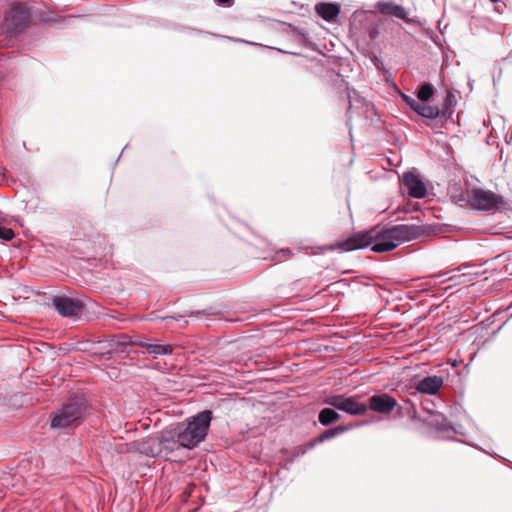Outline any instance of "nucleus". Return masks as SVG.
<instances>
[{"label": "nucleus", "instance_id": "nucleus-33", "mask_svg": "<svg viewBox=\"0 0 512 512\" xmlns=\"http://www.w3.org/2000/svg\"><path fill=\"white\" fill-rule=\"evenodd\" d=\"M467 269L462 270L460 273H467Z\"/></svg>", "mask_w": 512, "mask_h": 512}, {"label": "nucleus", "instance_id": "nucleus-7", "mask_svg": "<svg viewBox=\"0 0 512 512\" xmlns=\"http://www.w3.org/2000/svg\"><path fill=\"white\" fill-rule=\"evenodd\" d=\"M378 16L375 13H369L366 15V21L371 25L368 28V49L369 56L377 70L381 71L383 69V61L381 59V47L380 41H377L379 38V27L381 25L380 20H377Z\"/></svg>", "mask_w": 512, "mask_h": 512}, {"label": "nucleus", "instance_id": "nucleus-8", "mask_svg": "<svg viewBox=\"0 0 512 512\" xmlns=\"http://www.w3.org/2000/svg\"><path fill=\"white\" fill-rule=\"evenodd\" d=\"M405 99L415 112L425 118L434 119L437 118L440 114L443 116L450 114L449 108L452 103L450 94L446 96L442 109H439L437 106H430L425 102L418 101L409 97H405Z\"/></svg>", "mask_w": 512, "mask_h": 512}, {"label": "nucleus", "instance_id": "nucleus-32", "mask_svg": "<svg viewBox=\"0 0 512 512\" xmlns=\"http://www.w3.org/2000/svg\"><path fill=\"white\" fill-rule=\"evenodd\" d=\"M423 409L429 414V411H433L432 409H430V406H425L423 404Z\"/></svg>", "mask_w": 512, "mask_h": 512}, {"label": "nucleus", "instance_id": "nucleus-14", "mask_svg": "<svg viewBox=\"0 0 512 512\" xmlns=\"http://www.w3.org/2000/svg\"><path fill=\"white\" fill-rule=\"evenodd\" d=\"M443 385V379L439 376H427L416 383V390L426 394H436Z\"/></svg>", "mask_w": 512, "mask_h": 512}, {"label": "nucleus", "instance_id": "nucleus-10", "mask_svg": "<svg viewBox=\"0 0 512 512\" xmlns=\"http://www.w3.org/2000/svg\"><path fill=\"white\" fill-rule=\"evenodd\" d=\"M408 190V194L414 198H424L427 188L422 179L415 172H405L402 178L398 177Z\"/></svg>", "mask_w": 512, "mask_h": 512}, {"label": "nucleus", "instance_id": "nucleus-31", "mask_svg": "<svg viewBox=\"0 0 512 512\" xmlns=\"http://www.w3.org/2000/svg\"><path fill=\"white\" fill-rule=\"evenodd\" d=\"M378 8L380 10L381 13H384V4L383 3H378Z\"/></svg>", "mask_w": 512, "mask_h": 512}, {"label": "nucleus", "instance_id": "nucleus-20", "mask_svg": "<svg viewBox=\"0 0 512 512\" xmlns=\"http://www.w3.org/2000/svg\"><path fill=\"white\" fill-rule=\"evenodd\" d=\"M400 150H401L400 146L396 145V144L394 145L393 149H388L389 153L392 156H387L386 155V162L390 166H398L401 163L402 157H401V154H400Z\"/></svg>", "mask_w": 512, "mask_h": 512}, {"label": "nucleus", "instance_id": "nucleus-3", "mask_svg": "<svg viewBox=\"0 0 512 512\" xmlns=\"http://www.w3.org/2000/svg\"><path fill=\"white\" fill-rule=\"evenodd\" d=\"M32 24L31 9L23 3L13 4L4 14L0 30L9 37L23 33Z\"/></svg>", "mask_w": 512, "mask_h": 512}, {"label": "nucleus", "instance_id": "nucleus-12", "mask_svg": "<svg viewBox=\"0 0 512 512\" xmlns=\"http://www.w3.org/2000/svg\"><path fill=\"white\" fill-rule=\"evenodd\" d=\"M411 415V406L406 403L401 406L396 400L386 395V420L392 419H408Z\"/></svg>", "mask_w": 512, "mask_h": 512}, {"label": "nucleus", "instance_id": "nucleus-2", "mask_svg": "<svg viewBox=\"0 0 512 512\" xmlns=\"http://www.w3.org/2000/svg\"><path fill=\"white\" fill-rule=\"evenodd\" d=\"M374 242L372 251L384 252V226L377 225L368 231L354 233L346 240L338 242L336 246L342 251L349 252L366 248Z\"/></svg>", "mask_w": 512, "mask_h": 512}, {"label": "nucleus", "instance_id": "nucleus-4", "mask_svg": "<svg viewBox=\"0 0 512 512\" xmlns=\"http://www.w3.org/2000/svg\"><path fill=\"white\" fill-rule=\"evenodd\" d=\"M465 200L470 208L484 212L500 210L506 206L502 195L477 187L466 190Z\"/></svg>", "mask_w": 512, "mask_h": 512}, {"label": "nucleus", "instance_id": "nucleus-17", "mask_svg": "<svg viewBox=\"0 0 512 512\" xmlns=\"http://www.w3.org/2000/svg\"><path fill=\"white\" fill-rule=\"evenodd\" d=\"M386 15H392L396 18L404 20L407 23L411 21L408 17L407 10L401 5L393 2H386Z\"/></svg>", "mask_w": 512, "mask_h": 512}, {"label": "nucleus", "instance_id": "nucleus-13", "mask_svg": "<svg viewBox=\"0 0 512 512\" xmlns=\"http://www.w3.org/2000/svg\"><path fill=\"white\" fill-rule=\"evenodd\" d=\"M316 14L327 22H334L340 14V5L331 2H319L315 5Z\"/></svg>", "mask_w": 512, "mask_h": 512}, {"label": "nucleus", "instance_id": "nucleus-34", "mask_svg": "<svg viewBox=\"0 0 512 512\" xmlns=\"http://www.w3.org/2000/svg\"><path fill=\"white\" fill-rule=\"evenodd\" d=\"M492 2H497L498 0H491Z\"/></svg>", "mask_w": 512, "mask_h": 512}, {"label": "nucleus", "instance_id": "nucleus-21", "mask_svg": "<svg viewBox=\"0 0 512 512\" xmlns=\"http://www.w3.org/2000/svg\"><path fill=\"white\" fill-rule=\"evenodd\" d=\"M433 87L429 83H424L421 85V87L418 90L417 97L418 101L426 102L428 101L432 95H433Z\"/></svg>", "mask_w": 512, "mask_h": 512}, {"label": "nucleus", "instance_id": "nucleus-29", "mask_svg": "<svg viewBox=\"0 0 512 512\" xmlns=\"http://www.w3.org/2000/svg\"><path fill=\"white\" fill-rule=\"evenodd\" d=\"M353 109H354V105L350 102V105H349V108H348L349 120L352 119Z\"/></svg>", "mask_w": 512, "mask_h": 512}, {"label": "nucleus", "instance_id": "nucleus-23", "mask_svg": "<svg viewBox=\"0 0 512 512\" xmlns=\"http://www.w3.org/2000/svg\"><path fill=\"white\" fill-rule=\"evenodd\" d=\"M477 275H478V273H474V272L460 273L459 278H462V279H460L458 281V284L468 283V282L472 281Z\"/></svg>", "mask_w": 512, "mask_h": 512}, {"label": "nucleus", "instance_id": "nucleus-11", "mask_svg": "<svg viewBox=\"0 0 512 512\" xmlns=\"http://www.w3.org/2000/svg\"><path fill=\"white\" fill-rule=\"evenodd\" d=\"M53 305L58 313L64 317L77 316L82 309V305L79 301L67 297H55L53 299Z\"/></svg>", "mask_w": 512, "mask_h": 512}, {"label": "nucleus", "instance_id": "nucleus-6", "mask_svg": "<svg viewBox=\"0 0 512 512\" xmlns=\"http://www.w3.org/2000/svg\"><path fill=\"white\" fill-rule=\"evenodd\" d=\"M85 405L81 399L74 398L63 405L52 418V428H65L79 421L84 413Z\"/></svg>", "mask_w": 512, "mask_h": 512}, {"label": "nucleus", "instance_id": "nucleus-26", "mask_svg": "<svg viewBox=\"0 0 512 512\" xmlns=\"http://www.w3.org/2000/svg\"><path fill=\"white\" fill-rule=\"evenodd\" d=\"M219 4L225 5V6H232L234 3V0H216Z\"/></svg>", "mask_w": 512, "mask_h": 512}, {"label": "nucleus", "instance_id": "nucleus-5", "mask_svg": "<svg viewBox=\"0 0 512 512\" xmlns=\"http://www.w3.org/2000/svg\"><path fill=\"white\" fill-rule=\"evenodd\" d=\"M427 227L419 225H395L386 228V252L394 250L399 245L420 238L427 233Z\"/></svg>", "mask_w": 512, "mask_h": 512}, {"label": "nucleus", "instance_id": "nucleus-22", "mask_svg": "<svg viewBox=\"0 0 512 512\" xmlns=\"http://www.w3.org/2000/svg\"><path fill=\"white\" fill-rule=\"evenodd\" d=\"M15 237V233L12 229L0 225V239L10 241Z\"/></svg>", "mask_w": 512, "mask_h": 512}, {"label": "nucleus", "instance_id": "nucleus-18", "mask_svg": "<svg viewBox=\"0 0 512 512\" xmlns=\"http://www.w3.org/2000/svg\"><path fill=\"white\" fill-rule=\"evenodd\" d=\"M340 418V415L331 408H324L319 413V422L322 425H329Z\"/></svg>", "mask_w": 512, "mask_h": 512}, {"label": "nucleus", "instance_id": "nucleus-9", "mask_svg": "<svg viewBox=\"0 0 512 512\" xmlns=\"http://www.w3.org/2000/svg\"><path fill=\"white\" fill-rule=\"evenodd\" d=\"M326 402L335 407L336 409L345 411L351 415H363L367 410V405L360 403L354 397H344L342 395H335L329 397Z\"/></svg>", "mask_w": 512, "mask_h": 512}, {"label": "nucleus", "instance_id": "nucleus-15", "mask_svg": "<svg viewBox=\"0 0 512 512\" xmlns=\"http://www.w3.org/2000/svg\"><path fill=\"white\" fill-rule=\"evenodd\" d=\"M135 345L145 348L148 353L157 355H167L172 353L173 348L171 345L151 344L144 341L135 342Z\"/></svg>", "mask_w": 512, "mask_h": 512}, {"label": "nucleus", "instance_id": "nucleus-25", "mask_svg": "<svg viewBox=\"0 0 512 512\" xmlns=\"http://www.w3.org/2000/svg\"><path fill=\"white\" fill-rule=\"evenodd\" d=\"M469 267L467 265H462L460 267H458L456 270H454V274L451 275L448 280L450 281H454L456 284H458V281L461 279L459 278V274L462 270L464 269H468Z\"/></svg>", "mask_w": 512, "mask_h": 512}, {"label": "nucleus", "instance_id": "nucleus-28", "mask_svg": "<svg viewBox=\"0 0 512 512\" xmlns=\"http://www.w3.org/2000/svg\"><path fill=\"white\" fill-rule=\"evenodd\" d=\"M278 255H283V256H289L291 255V251L289 249H281L280 251L277 252Z\"/></svg>", "mask_w": 512, "mask_h": 512}, {"label": "nucleus", "instance_id": "nucleus-16", "mask_svg": "<svg viewBox=\"0 0 512 512\" xmlns=\"http://www.w3.org/2000/svg\"><path fill=\"white\" fill-rule=\"evenodd\" d=\"M424 421L439 430H445L449 426L447 418L438 411H429V416Z\"/></svg>", "mask_w": 512, "mask_h": 512}, {"label": "nucleus", "instance_id": "nucleus-1", "mask_svg": "<svg viewBox=\"0 0 512 512\" xmlns=\"http://www.w3.org/2000/svg\"><path fill=\"white\" fill-rule=\"evenodd\" d=\"M211 419L212 412L210 410L202 411L193 417L184 429L179 427L174 431L163 432L160 443L163 448L173 450L174 447L169 445L172 440L173 444H177L178 447L193 449L205 439Z\"/></svg>", "mask_w": 512, "mask_h": 512}, {"label": "nucleus", "instance_id": "nucleus-24", "mask_svg": "<svg viewBox=\"0 0 512 512\" xmlns=\"http://www.w3.org/2000/svg\"><path fill=\"white\" fill-rule=\"evenodd\" d=\"M343 430H344V428L341 427V426L333 428V429H330V430H327L326 432H324V434H322L320 436V440H324V439L333 437V436H335L336 434H338L339 432H341Z\"/></svg>", "mask_w": 512, "mask_h": 512}, {"label": "nucleus", "instance_id": "nucleus-19", "mask_svg": "<svg viewBox=\"0 0 512 512\" xmlns=\"http://www.w3.org/2000/svg\"><path fill=\"white\" fill-rule=\"evenodd\" d=\"M368 402L372 411L384 413V395H374L369 398Z\"/></svg>", "mask_w": 512, "mask_h": 512}, {"label": "nucleus", "instance_id": "nucleus-27", "mask_svg": "<svg viewBox=\"0 0 512 512\" xmlns=\"http://www.w3.org/2000/svg\"><path fill=\"white\" fill-rule=\"evenodd\" d=\"M385 137H386V142H390L391 140H396V136L391 132H386Z\"/></svg>", "mask_w": 512, "mask_h": 512}, {"label": "nucleus", "instance_id": "nucleus-30", "mask_svg": "<svg viewBox=\"0 0 512 512\" xmlns=\"http://www.w3.org/2000/svg\"><path fill=\"white\" fill-rule=\"evenodd\" d=\"M369 112H374V107L366 105V113L368 114Z\"/></svg>", "mask_w": 512, "mask_h": 512}]
</instances>
